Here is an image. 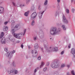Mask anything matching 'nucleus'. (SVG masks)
<instances>
[{"label": "nucleus", "mask_w": 75, "mask_h": 75, "mask_svg": "<svg viewBox=\"0 0 75 75\" xmlns=\"http://www.w3.org/2000/svg\"><path fill=\"white\" fill-rule=\"evenodd\" d=\"M40 7H41V5H39L38 8V10H41V8Z\"/></svg>", "instance_id": "obj_41"}, {"label": "nucleus", "mask_w": 75, "mask_h": 75, "mask_svg": "<svg viewBox=\"0 0 75 75\" xmlns=\"http://www.w3.org/2000/svg\"><path fill=\"white\" fill-rule=\"evenodd\" d=\"M33 38L34 40H37V36L36 35H35L33 36Z\"/></svg>", "instance_id": "obj_27"}, {"label": "nucleus", "mask_w": 75, "mask_h": 75, "mask_svg": "<svg viewBox=\"0 0 75 75\" xmlns=\"http://www.w3.org/2000/svg\"><path fill=\"white\" fill-rule=\"evenodd\" d=\"M4 51H6V52H7V51H8V48L5 47L4 48Z\"/></svg>", "instance_id": "obj_31"}, {"label": "nucleus", "mask_w": 75, "mask_h": 75, "mask_svg": "<svg viewBox=\"0 0 75 75\" xmlns=\"http://www.w3.org/2000/svg\"><path fill=\"white\" fill-rule=\"evenodd\" d=\"M44 65H45V63H44V62H41V64L40 66V68H42V67H43Z\"/></svg>", "instance_id": "obj_19"}, {"label": "nucleus", "mask_w": 75, "mask_h": 75, "mask_svg": "<svg viewBox=\"0 0 75 75\" xmlns=\"http://www.w3.org/2000/svg\"><path fill=\"white\" fill-rule=\"evenodd\" d=\"M34 48L35 49H37L38 48V45L37 43L35 44Z\"/></svg>", "instance_id": "obj_20"}, {"label": "nucleus", "mask_w": 75, "mask_h": 75, "mask_svg": "<svg viewBox=\"0 0 75 75\" xmlns=\"http://www.w3.org/2000/svg\"><path fill=\"white\" fill-rule=\"evenodd\" d=\"M70 53H71V54H73L74 57H74H75V50L74 48H72L71 49L70 52Z\"/></svg>", "instance_id": "obj_12"}, {"label": "nucleus", "mask_w": 75, "mask_h": 75, "mask_svg": "<svg viewBox=\"0 0 75 75\" xmlns=\"http://www.w3.org/2000/svg\"><path fill=\"white\" fill-rule=\"evenodd\" d=\"M4 11V8L3 7H0V13H3Z\"/></svg>", "instance_id": "obj_15"}, {"label": "nucleus", "mask_w": 75, "mask_h": 75, "mask_svg": "<svg viewBox=\"0 0 75 75\" xmlns=\"http://www.w3.org/2000/svg\"><path fill=\"white\" fill-rule=\"evenodd\" d=\"M17 6H18V5H17Z\"/></svg>", "instance_id": "obj_59"}, {"label": "nucleus", "mask_w": 75, "mask_h": 75, "mask_svg": "<svg viewBox=\"0 0 75 75\" xmlns=\"http://www.w3.org/2000/svg\"><path fill=\"white\" fill-rule=\"evenodd\" d=\"M4 32H1V35H0V38H1L3 36H4Z\"/></svg>", "instance_id": "obj_22"}, {"label": "nucleus", "mask_w": 75, "mask_h": 75, "mask_svg": "<svg viewBox=\"0 0 75 75\" xmlns=\"http://www.w3.org/2000/svg\"><path fill=\"white\" fill-rule=\"evenodd\" d=\"M31 10L32 11H33V10H34V6H32L31 7Z\"/></svg>", "instance_id": "obj_32"}, {"label": "nucleus", "mask_w": 75, "mask_h": 75, "mask_svg": "<svg viewBox=\"0 0 75 75\" xmlns=\"http://www.w3.org/2000/svg\"><path fill=\"white\" fill-rule=\"evenodd\" d=\"M38 67H37V68H36V69H35L34 70V72L35 73V72H37V70H38Z\"/></svg>", "instance_id": "obj_35"}, {"label": "nucleus", "mask_w": 75, "mask_h": 75, "mask_svg": "<svg viewBox=\"0 0 75 75\" xmlns=\"http://www.w3.org/2000/svg\"><path fill=\"white\" fill-rule=\"evenodd\" d=\"M24 47V46H23V45H21V47L22 48H23V47Z\"/></svg>", "instance_id": "obj_51"}, {"label": "nucleus", "mask_w": 75, "mask_h": 75, "mask_svg": "<svg viewBox=\"0 0 75 75\" xmlns=\"http://www.w3.org/2000/svg\"><path fill=\"white\" fill-rule=\"evenodd\" d=\"M71 74L73 75H75V72L73 70L71 71Z\"/></svg>", "instance_id": "obj_33"}, {"label": "nucleus", "mask_w": 75, "mask_h": 75, "mask_svg": "<svg viewBox=\"0 0 75 75\" xmlns=\"http://www.w3.org/2000/svg\"><path fill=\"white\" fill-rule=\"evenodd\" d=\"M1 42L2 44H4L6 43V41H5V38H3L1 39Z\"/></svg>", "instance_id": "obj_14"}, {"label": "nucleus", "mask_w": 75, "mask_h": 75, "mask_svg": "<svg viewBox=\"0 0 75 75\" xmlns=\"http://www.w3.org/2000/svg\"><path fill=\"white\" fill-rule=\"evenodd\" d=\"M20 7H21V8H23V7H25V5L23 4V5H21L20 6Z\"/></svg>", "instance_id": "obj_34"}, {"label": "nucleus", "mask_w": 75, "mask_h": 75, "mask_svg": "<svg viewBox=\"0 0 75 75\" xmlns=\"http://www.w3.org/2000/svg\"><path fill=\"white\" fill-rule=\"evenodd\" d=\"M63 21L65 24H68V21L66 19V18L64 15H63Z\"/></svg>", "instance_id": "obj_11"}, {"label": "nucleus", "mask_w": 75, "mask_h": 75, "mask_svg": "<svg viewBox=\"0 0 75 75\" xmlns=\"http://www.w3.org/2000/svg\"><path fill=\"white\" fill-rule=\"evenodd\" d=\"M52 75H58V73L57 71H55L54 73H53Z\"/></svg>", "instance_id": "obj_29"}, {"label": "nucleus", "mask_w": 75, "mask_h": 75, "mask_svg": "<svg viewBox=\"0 0 75 75\" xmlns=\"http://www.w3.org/2000/svg\"><path fill=\"white\" fill-rule=\"evenodd\" d=\"M75 11V9L74 8H72L71 10V11L73 12V13H74V11Z\"/></svg>", "instance_id": "obj_42"}, {"label": "nucleus", "mask_w": 75, "mask_h": 75, "mask_svg": "<svg viewBox=\"0 0 75 75\" xmlns=\"http://www.w3.org/2000/svg\"><path fill=\"white\" fill-rule=\"evenodd\" d=\"M31 1V0H26V3L27 4H28L30 2V1Z\"/></svg>", "instance_id": "obj_36"}, {"label": "nucleus", "mask_w": 75, "mask_h": 75, "mask_svg": "<svg viewBox=\"0 0 75 75\" xmlns=\"http://www.w3.org/2000/svg\"><path fill=\"white\" fill-rule=\"evenodd\" d=\"M66 12L67 13H69V10L68 9H66Z\"/></svg>", "instance_id": "obj_39"}, {"label": "nucleus", "mask_w": 75, "mask_h": 75, "mask_svg": "<svg viewBox=\"0 0 75 75\" xmlns=\"http://www.w3.org/2000/svg\"><path fill=\"white\" fill-rule=\"evenodd\" d=\"M8 30V27L7 26H5L4 27L3 29V30L4 31H7Z\"/></svg>", "instance_id": "obj_16"}, {"label": "nucleus", "mask_w": 75, "mask_h": 75, "mask_svg": "<svg viewBox=\"0 0 75 75\" xmlns=\"http://www.w3.org/2000/svg\"><path fill=\"white\" fill-rule=\"evenodd\" d=\"M7 71L9 74H11V73L13 74V69L12 68H10L7 69Z\"/></svg>", "instance_id": "obj_10"}, {"label": "nucleus", "mask_w": 75, "mask_h": 75, "mask_svg": "<svg viewBox=\"0 0 75 75\" xmlns=\"http://www.w3.org/2000/svg\"><path fill=\"white\" fill-rule=\"evenodd\" d=\"M44 47L46 49V51L47 52H50V50H48V48L47 47V46L46 45L44 44Z\"/></svg>", "instance_id": "obj_18"}, {"label": "nucleus", "mask_w": 75, "mask_h": 75, "mask_svg": "<svg viewBox=\"0 0 75 75\" xmlns=\"http://www.w3.org/2000/svg\"><path fill=\"white\" fill-rule=\"evenodd\" d=\"M50 64V63L49 62H47L46 63L47 66H48Z\"/></svg>", "instance_id": "obj_46"}, {"label": "nucleus", "mask_w": 75, "mask_h": 75, "mask_svg": "<svg viewBox=\"0 0 75 75\" xmlns=\"http://www.w3.org/2000/svg\"><path fill=\"white\" fill-rule=\"evenodd\" d=\"M60 30L59 29H57L56 27H52V28L50 30V34L52 35H55L57 34H59Z\"/></svg>", "instance_id": "obj_2"}, {"label": "nucleus", "mask_w": 75, "mask_h": 75, "mask_svg": "<svg viewBox=\"0 0 75 75\" xmlns=\"http://www.w3.org/2000/svg\"><path fill=\"white\" fill-rule=\"evenodd\" d=\"M62 28L63 30H66V28H65V26H64V25H62Z\"/></svg>", "instance_id": "obj_30"}, {"label": "nucleus", "mask_w": 75, "mask_h": 75, "mask_svg": "<svg viewBox=\"0 0 75 75\" xmlns=\"http://www.w3.org/2000/svg\"><path fill=\"white\" fill-rule=\"evenodd\" d=\"M64 54V51H62L61 52V54L63 55Z\"/></svg>", "instance_id": "obj_44"}, {"label": "nucleus", "mask_w": 75, "mask_h": 75, "mask_svg": "<svg viewBox=\"0 0 75 75\" xmlns=\"http://www.w3.org/2000/svg\"><path fill=\"white\" fill-rule=\"evenodd\" d=\"M25 32H26V29H25V30L24 31L23 33H18L17 38L18 39H20L21 37H23V36H24V35H25Z\"/></svg>", "instance_id": "obj_5"}, {"label": "nucleus", "mask_w": 75, "mask_h": 75, "mask_svg": "<svg viewBox=\"0 0 75 75\" xmlns=\"http://www.w3.org/2000/svg\"><path fill=\"white\" fill-rule=\"evenodd\" d=\"M70 66H71L70 65L67 64V67L68 68H69V67H70Z\"/></svg>", "instance_id": "obj_48"}, {"label": "nucleus", "mask_w": 75, "mask_h": 75, "mask_svg": "<svg viewBox=\"0 0 75 75\" xmlns=\"http://www.w3.org/2000/svg\"><path fill=\"white\" fill-rule=\"evenodd\" d=\"M72 60H74V59H73V58H72Z\"/></svg>", "instance_id": "obj_58"}, {"label": "nucleus", "mask_w": 75, "mask_h": 75, "mask_svg": "<svg viewBox=\"0 0 75 75\" xmlns=\"http://www.w3.org/2000/svg\"><path fill=\"white\" fill-rule=\"evenodd\" d=\"M37 16V13L35 12L33 13L30 16V18L32 20H34L36 18Z\"/></svg>", "instance_id": "obj_7"}, {"label": "nucleus", "mask_w": 75, "mask_h": 75, "mask_svg": "<svg viewBox=\"0 0 75 75\" xmlns=\"http://www.w3.org/2000/svg\"><path fill=\"white\" fill-rule=\"evenodd\" d=\"M71 44H69L68 45V48H71Z\"/></svg>", "instance_id": "obj_45"}, {"label": "nucleus", "mask_w": 75, "mask_h": 75, "mask_svg": "<svg viewBox=\"0 0 75 75\" xmlns=\"http://www.w3.org/2000/svg\"><path fill=\"white\" fill-rule=\"evenodd\" d=\"M12 65L13 67L15 68L16 67V63L14 62H13L12 63Z\"/></svg>", "instance_id": "obj_17"}, {"label": "nucleus", "mask_w": 75, "mask_h": 75, "mask_svg": "<svg viewBox=\"0 0 75 75\" xmlns=\"http://www.w3.org/2000/svg\"><path fill=\"white\" fill-rule=\"evenodd\" d=\"M26 59H28V56H26Z\"/></svg>", "instance_id": "obj_55"}, {"label": "nucleus", "mask_w": 75, "mask_h": 75, "mask_svg": "<svg viewBox=\"0 0 75 75\" xmlns=\"http://www.w3.org/2000/svg\"><path fill=\"white\" fill-rule=\"evenodd\" d=\"M59 60H55L54 62L52 63L51 65V67L52 68L55 69L59 67Z\"/></svg>", "instance_id": "obj_3"}, {"label": "nucleus", "mask_w": 75, "mask_h": 75, "mask_svg": "<svg viewBox=\"0 0 75 75\" xmlns=\"http://www.w3.org/2000/svg\"><path fill=\"white\" fill-rule=\"evenodd\" d=\"M11 31L12 33V34L14 37L16 38H17L18 37V34L15 33V32L16 30H18V25H16L15 27H14L15 25V22L13 20H12L11 22Z\"/></svg>", "instance_id": "obj_1"}, {"label": "nucleus", "mask_w": 75, "mask_h": 75, "mask_svg": "<svg viewBox=\"0 0 75 75\" xmlns=\"http://www.w3.org/2000/svg\"><path fill=\"white\" fill-rule=\"evenodd\" d=\"M11 38H12V37H11V35H10L9 37V39L11 41L12 40V39Z\"/></svg>", "instance_id": "obj_38"}, {"label": "nucleus", "mask_w": 75, "mask_h": 75, "mask_svg": "<svg viewBox=\"0 0 75 75\" xmlns=\"http://www.w3.org/2000/svg\"><path fill=\"white\" fill-rule=\"evenodd\" d=\"M47 68L45 67L43 68V72H46L47 71Z\"/></svg>", "instance_id": "obj_28"}, {"label": "nucleus", "mask_w": 75, "mask_h": 75, "mask_svg": "<svg viewBox=\"0 0 75 75\" xmlns=\"http://www.w3.org/2000/svg\"><path fill=\"white\" fill-rule=\"evenodd\" d=\"M37 59L38 61H40L41 60V57L40 56H39L38 57Z\"/></svg>", "instance_id": "obj_37"}, {"label": "nucleus", "mask_w": 75, "mask_h": 75, "mask_svg": "<svg viewBox=\"0 0 75 75\" xmlns=\"http://www.w3.org/2000/svg\"><path fill=\"white\" fill-rule=\"evenodd\" d=\"M39 34L41 38H44V33H43V31H42V30L41 28L39 29Z\"/></svg>", "instance_id": "obj_6"}, {"label": "nucleus", "mask_w": 75, "mask_h": 75, "mask_svg": "<svg viewBox=\"0 0 75 75\" xmlns=\"http://www.w3.org/2000/svg\"><path fill=\"white\" fill-rule=\"evenodd\" d=\"M13 74H18V71L16 70H13Z\"/></svg>", "instance_id": "obj_25"}, {"label": "nucleus", "mask_w": 75, "mask_h": 75, "mask_svg": "<svg viewBox=\"0 0 75 75\" xmlns=\"http://www.w3.org/2000/svg\"><path fill=\"white\" fill-rule=\"evenodd\" d=\"M34 24H35V21H33L32 22L31 25H32V26H34Z\"/></svg>", "instance_id": "obj_24"}, {"label": "nucleus", "mask_w": 75, "mask_h": 75, "mask_svg": "<svg viewBox=\"0 0 75 75\" xmlns=\"http://www.w3.org/2000/svg\"><path fill=\"white\" fill-rule=\"evenodd\" d=\"M48 4V0H45L44 2V5H47Z\"/></svg>", "instance_id": "obj_23"}, {"label": "nucleus", "mask_w": 75, "mask_h": 75, "mask_svg": "<svg viewBox=\"0 0 75 75\" xmlns=\"http://www.w3.org/2000/svg\"><path fill=\"white\" fill-rule=\"evenodd\" d=\"M29 14V12L28 11L26 12H25L24 13V16L26 17H27L28 16V14Z\"/></svg>", "instance_id": "obj_21"}, {"label": "nucleus", "mask_w": 75, "mask_h": 75, "mask_svg": "<svg viewBox=\"0 0 75 75\" xmlns=\"http://www.w3.org/2000/svg\"><path fill=\"white\" fill-rule=\"evenodd\" d=\"M45 12V11H41L38 14V17L39 19H41L42 18V15H43V14Z\"/></svg>", "instance_id": "obj_9"}, {"label": "nucleus", "mask_w": 75, "mask_h": 75, "mask_svg": "<svg viewBox=\"0 0 75 75\" xmlns=\"http://www.w3.org/2000/svg\"><path fill=\"white\" fill-rule=\"evenodd\" d=\"M28 48H30V46H28Z\"/></svg>", "instance_id": "obj_56"}, {"label": "nucleus", "mask_w": 75, "mask_h": 75, "mask_svg": "<svg viewBox=\"0 0 75 75\" xmlns=\"http://www.w3.org/2000/svg\"><path fill=\"white\" fill-rule=\"evenodd\" d=\"M50 40L51 41H53V38H50Z\"/></svg>", "instance_id": "obj_43"}, {"label": "nucleus", "mask_w": 75, "mask_h": 75, "mask_svg": "<svg viewBox=\"0 0 75 75\" xmlns=\"http://www.w3.org/2000/svg\"><path fill=\"white\" fill-rule=\"evenodd\" d=\"M20 42V41L19 40H17L16 42V43H19Z\"/></svg>", "instance_id": "obj_50"}, {"label": "nucleus", "mask_w": 75, "mask_h": 75, "mask_svg": "<svg viewBox=\"0 0 75 75\" xmlns=\"http://www.w3.org/2000/svg\"><path fill=\"white\" fill-rule=\"evenodd\" d=\"M65 67V64H62L61 65V68H64V67Z\"/></svg>", "instance_id": "obj_26"}, {"label": "nucleus", "mask_w": 75, "mask_h": 75, "mask_svg": "<svg viewBox=\"0 0 75 75\" xmlns=\"http://www.w3.org/2000/svg\"><path fill=\"white\" fill-rule=\"evenodd\" d=\"M41 50H43V48H41Z\"/></svg>", "instance_id": "obj_57"}, {"label": "nucleus", "mask_w": 75, "mask_h": 75, "mask_svg": "<svg viewBox=\"0 0 75 75\" xmlns=\"http://www.w3.org/2000/svg\"><path fill=\"white\" fill-rule=\"evenodd\" d=\"M8 23V21H6L4 22V24L5 25H7Z\"/></svg>", "instance_id": "obj_40"}, {"label": "nucleus", "mask_w": 75, "mask_h": 75, "mask_svg": "<svg viewBox=\"0 0 75 75\" xmlns=\"http://www.w3.org/2000/svg\"><path fill=\"white\" fill-rule=\"evenodd\" d=\"M12 3L14 6H16V4H15V3H14V2H13Z\"/></svg>", "instance_id": "obj_49"}, {"label": "nucleus", "mask_w": 75, "mask_h": 75, "mask_svg": "<svg viewBox=\"0 0 75 75\" xmlns=\"http://www.w3.org/2000/svg\"><path fill=\"white\" fill-rule=\"evenodd\" d=\"M58 3H59L60 2V0H57Z\"/></svg>", "instance_id": "obj_52"}, {"label": "nucleus", "mask_w": 75, "mask_h": 75, "mask_svg": "<svg viewBox=\"0 0 75 75\" xmlns=\"http://www.w3.org/2000/svg\"><path fill=\"white\" fill-rule=\"evenodd\" d=\"M50 49H52V51H55V52H57V51H58V48L57 47H54L53 49L51 47H50Z\"/></svg>", "instance_id": "obj_13"}, {"label": "nucleus", "mask_w": 75, "mask_h": 75, "mask_svg": "<svg viewBox=\"0 0 75 75\" xmlns=\"http://www.w3.org/2000/svg\"><path fill=\"white\" fill-rule=\"evenodd\" d=\"M73 1H74V0H71V3H72V2H73Z\"/></svg>", "instance_id": "obj_54"}, {"label": "nucleus", "mask_w": 75, "mask_h": 75, "mask_svg": "<svg viewBox=\"0 0 75 75\" xmlns=\"http://www.w3.org/2000/svg\"><path fill=\"white\" fill-rule=\"evenodd\" d=\"M67 75H69V72H68L67 73Z\"/></svg>", "instance_id": "obj_53"}, {"label": "nucleus", "mask_w": 75, "mask_h": 75, "mask_svg": "<svg viewBox=\"0 0 75 75\" xmlns=\"http://www.w3.org/2000/svg\"><path fill=\"white\" fill-rule=\"evenodd\" d=\"M32 57L34 58V57H36L37 56V50H33L32 52Z\"/></svg>", "instance_id": "obj_8"}, {"label": "nucleus", "mask_w": 75, "mask_h": 75, "mask_svg": "<svg viewBox=\"0 0 75 75\" xmlns=\"http://www.w3.org/2000/svg\"><path fill=\"white\" fill-rule=\"evenodd\" d=\"M57 15H58V12H56L55 14V16H57Z\"/></svg>", "instance_id": "obj_47"}, {"label": "nucleus", "mask_w": 75, "mask_h": 75, "mask_svg": "<svg viewBox=\"0 0 75 75\" xmlns=\"http://www.w3.org/2000/svg\"><path fill=\"white\" fill-rule=\"evenodd\" d=\"M16 52V51L13 50V52H11L9 53L8 52L5 54V56L8 57L9 59H11L13 57V54H14Z\"/></svg>", "instance_id": "obj_4"}]
</instances>
